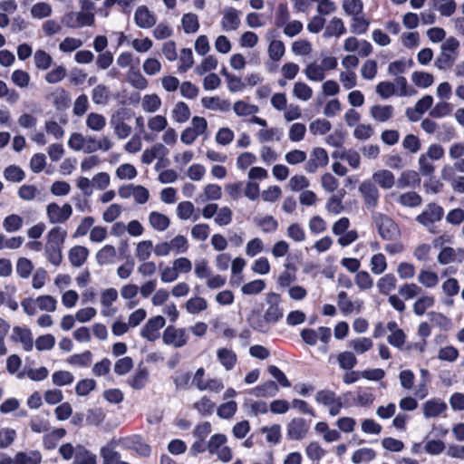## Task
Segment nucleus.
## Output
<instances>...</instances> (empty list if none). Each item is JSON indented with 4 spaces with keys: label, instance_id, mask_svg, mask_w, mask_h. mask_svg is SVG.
<instances>
[{
    "label": "nucleus",
    "instance_id": "13d9d810",
    "mask_svg": "<svg viewBox=\"0 0 464 464\" xmlns=\"http://www.w3.org/2000/svg\"><path fill=\"white\" fill-rule=\"evenodd\" d=\"M102 458V464H121V455L111 446H104L100 451Z\"/></svg>",
    "mask_w": 464,
    "mask_h": 464
},
{
    "label": "nucleus",
    "instance_id": "4d7b16f0",
    "mask_svg": "<svg viewBox=\"0 0 464 464\" xmlns=\"http://www.w3.org/2000/svg\"><path fill=\"white\" fill-rule=\"evenodd\" d=\"M190 114L188 106L183 102H177L172 110V119L178 123L186 122Z\"/></svg>",
    "mask_w": 464,
    "mask_h": 464
},
{
    "label": "nucleus",
    "instance_id": "a19ab883",
    "mask_svg": "<svg viewBox=\"0 0 464 464\" xmlns=\"http://www.w3.org/2000/svg\"><path fill=\"white\" fill-rule=\"evenodd\" d=\"M293 96L299 101L307 102L313 97V89L304 82H296L293 85Z\"/></svg>",
    "mask_w": 464,
    "mask_h": 464
},
{
    "label": "nucleus",
    "instance_id": "393cba45",
    "mask_svg": "<svg viewBox=\"0 0 464 464\" xmlns=\"http://www.w3.org/2000/svg\"><path fill=\"white\" fill-rule=\"evenodd\" d=\"M278 385L274 381H266L251 389L248 393L255 397H274L278 392Z\"/></svg>",
    "mask_w": 464,
    "mask_h": 464
},
{
    "label": "nucleus",
    "instance_id": "09e8293b",
    "mask_svg": "<svg viewBox=\"0 0 464 464\" xmlns=\"http://www.w3.org/2000/svg\"><path fill=\"white\" fill-rule=\"evenodd\" d=\"M185 308L190 314H198L208 308V302L201 296L191 297L187 300Z\"/></svg>",
    "mask_w": 464,
    "mask_h": 464
},
{
    "label": "nucleus",
    "instance_id": "2eb2a0df",
    "mask_svg": "<svg viewBox=\"0 0 464 464\" xmlns=\"http://www.w3.org/2000/svg\"><path fill=\"white\" fill-rule=\"evenodd\" d=\"M266 302L268 304L265 316L272 324L277 323L283 317V310L280 308V295L270 292L266 296Z\"/></svg>",
    "mask_w": 464,
    "mask_h": 464
},
{
    "label": "nucleus",
    "instance_id": "f3484780",
    "mask_svg": "<svg viewBox=\"0 0 464 464\" xmlns=\"http://www.w3.org/2000/svg\"><path fill=\"white\" fill-rule=\"evenodd\" d=\"M166 324L165 318L161 315L154 316L145 324L142 327L140 334L143 338L148 341H155L159 338V331L164 327Z\"/></svg>",
    "mask_w": 464,
    "mask_h": 464
},
{
    "label": "nucleus",
    "instance_id": "a18cd8bd",
    "mask_svg": "<svg viewBox=\"0 0 464 464\" xmlns=\"http://www.w3.org/2000/svg\"><path fill=\"white\" fill-rule=\"evenodd\" d=\"M233 111L238 117L255 115L259 111L257 105L247 103L244 101H237L233 105Z\"/></svg>",
    "mask_w": 464,
    "mask_h": 464
},
{
    "label": "nucleus",
    "instance_id": "ea45409f",
    "mask_svg": "<svg viewBox=\"0 0 464 464\" xmlns=\"http://www.w3.org/2000/svg\"><path fill=\"white\" fill-rule=\"evenodd\" d=\"M66 435V430L63 428L54 429L44 436L43 443L45 449L53 450L58 442Z\"/></svg>",
    "mask_w": 464,
    "mask_h": 464
},
{
    "label": "nucleus",
    "instance_id": "a211bd4d",
    "mask_svg": "<svg viewBox=\"0 0 464 464\" xmlns=\"http://www.w3.org/2000/svg\"><path fill=\"white\" fill-rule=\"evenodd\" d=\"M359 191L362 195L364 205L367 208H374L379 201V190L369 180H365L359 186Z\"/></svg>",
    "mask_w": 464,
    "mask_h": 464
},
{
    "label": "nucleus",
    "instance_id": "dca6fc26",
    "mask_svg": "<svg viewBox=\"0 0 464 464\" xmlns=\"http://www.w3.org/2000/svg\"><path fill=\"white\" fill-rule=\"evenodd\" d=\"M10 339L14 343H20L26 352H30L34 348L33 334L27 327L14 326L12 330Z\"/></svg>",
    "mask_w": 464,
    "mask_h": 464
},
{
    "label": "nucleus",
    "instance_id": "0eeeda50",
    "mask_svg": "<svg viewBox=\"0 0 464 464\" xmlns=\"http://www.w3.org/2000/svg\"><path fill=\"white\" fill-rule=\"evenodd\" d=\"M118 195L123 199L133 198L137 204L143 205L150 198L148 188L141 185L127 184L121 186L118 189Z\"/></svg>",
    "mask_w": 464,
    "mask_h": 464
},
{
    "label": "nucleus",
    "instance_id": "603ef678",
    "mask_svg": "<svg viewBox=\"0 0 464 464\" xmlns=\"http://www.w3.org/2000/svg\"><path fill=\"white\" fill-rule=\"evenodd\" d=\"M349 346L355 353L363 354L373 347V343L368 337H359L350 340Z\"/></svg>",
    "mask_w": 464,
    "mask_h": 464
},
{
    "label": "nucleus",
    "instance_id": "aec40b11",
    "mask_svg": "<svg viewBox=\"0 0 464 464\" xmlns=\"http://www.w3.org/2000/svg\"><path fill=\"white\" fill-rule=\"evenodd\" d=\"M437 258L441 265L462 263L464 261V248L445 246L440 251Z\"/></svg>",
    "mask_w": 464,
    "mask_h": 464
},
{
    "label": "nucleus",
    "instance_id": "58836bf2",
    "mask_svg": "<svg viewBox=\"0 0 464 464\" xmlns=\"http://www.w3.org/2000/svg\"><path fill=\"white\" fill-rule=\"evenodd\" d=\"M411 79L415 86L422 89L429 88L434 83L433 74L422 71L413 72Z\"/></svg>",
    "mask_w": 464,
    "mask_h": 464
},
{
    "label": "nucleus",
    "instance_id": "4468645a",
    "mask_svg": "<svg viewBox=\"0 0 464 464\" xmlns=\"http://www.w3.org/2000/svg\"><path fill=\"white\" fill-rule=\"evenodd\" d=\"M329 163V157L326 150L323 148H314L309 160L305 162L304 170L307 173H315L318 169L327 166Z\"/></svg>",
    "mask_w": 464,
    "mask_h": 464
},
{
    "label": "nucleus",
    "instance_id": "ddd939ff",
    "mask_svg": "<svg viewBox=\"0 0 464 464\" xmlns=\"http://www.w3.org/2000/svg\"><path fill=\"white\" fill-rule=\"evenodd\" d=\"M133 20L138 28L148 30L156 25L157 15L147 5H142L136 8Z\"/></svg>",
    "mask_w": 464,
    "mask_h": 464
},
{
    "label": "nucleus",
    "instance_id": "39448f33",
    "mask_svg": "<svg viewBox=\"0 0 464 464\" xmlns=\"http://www.w3.org/2000/svg\"><path fill=\"white\" fill-rule=\"evenodd\" d=\"M72 215V208L69 203L63 206L51 202L46 206V216L50 224L65 223Z\"/></svg>",
    "mask_w": 464,
    "mask_h": 464
},
{
    "label": "nucleus",
    "instance_id": "c03bdc74",
    "mask_svg": "<svg viewBox=\"0 0 464 464\" xmlns=\"http://www.w3.org/2000/svg\"><path fill=\"white\" fill-rule=\"evenodd\" d=\"M304 72L306 78L313 82H322L325 78L324 67L315 62L307 64Z\"/></svg>",
    "mask_w": 464,
    "mask_h": 464
},
{
    "label": "nucleus",
    "instance_id": "de8ad7c7",
    "mask_svg": "<svg viewBox=\"0 0 464 464\" xmlns=\"http://www.w3.org/2000/svg\"><path fill=\"white\" fill-rule=\"evenodd\" d=\"M393 83L396 88V95L399 97H411L417 93L416 90L409 85L407 79L403 76L396 77Z\"/></svg>",
    "mask_w": 464,
    "mask_h": 464
},
{
    "label": "nucleus",
    "instance_id": "338daca9",
    "mask_svg": "<svg viewBox=\"0 0 464 464\" xmlns=\"http://www.w3.org/2000/svg\"><path fill=\"white\" fill-rule=\"evenodd\" d=\"M194 274L199 280H206L210 276L212 270L208 266V261L205 258L197 259L194 263Z\"/></svg>",
    "mask_w": 464,
    "mask_h": 464
},
{
    "label": "nucleus",
    "instance_id": "f03ea898",
    "mask_svg": "<svg viewBox=\"0 0 464 464\" xmlns=\"http://www.w3.org/2000/svg\"><path fill=\"white\" fill-rule=\"evenodd\" d=\"M445 155L444 148L439 143L429 145L426 151L418 159L419 171L422 176H432L436 167L433 160H440Z\"/></svg>",
    "mask_w": 464,
    "mask_h": 464
},
{
    "label": "nucleus",
    "instance_id": "6e6552de",
    "mask_svg": "<svg viewBox=\"0 0 464 464\" xmlns=\"http://www.w3.org/2000/svg\"><path fill=\"white\" fill-rule=\"evenodd\" d=\"M127 118V111L124 109L115 111L110 118V124L114 134L120 140L126 139L132 132L131 126L125 122Z\"/></svg>",
    "mask_w": 464,
    "mask_h": 464
},
{
    "label": "nucleus",
    "instance_id": "4be33fe9",
    "mask_svg": "<svg viewBox=\"0 0 464 464\" xmlns=\"http://www.w3.org/2000/svg\"><path fill=\"white\" fill-rule=\"evenodd\" d=\"M89 255L90 250L84 246H74L68 251V258L73 267H81L83 266Z\"/></svg>",
    "mask_w": 464,
    "mask_h": 464
},
{
    "label": "nucleus",
    "instance_id": "7ed1b4c3",
    "mask_svg": "<svg viewBox=\"0 0 464 464\" xmlns=\"http://www.w3.org/2000/svg\"><path fill=\"white\" fill-rule=\"evenodd\" d=\"M372 220L382 239L392 240L400 237V228L392 218L385 214L375 212L372 214Z\"/></svg>",
    "mask_w": 464,
    "mask_h": 464
},
{
    "label": "nucleus",
    "instance_id": "72a5a7b5",
    "mask_svg": "<svg viewBox=\"0 0 464 464\" xmlns=\"http://www.w3.org/2000/svg\"><path fill=\"white\" fill-rule=\"evenodd\" d=\"M161 104V99L156 93L145 94L140 102L142 111L147 113H154L158 111L160 109Z\"/></svg>",
    "mask_w": 464,
    "mask_h": 464
},
{
    "label": "nucleus",
    "instance_id": "473e14b6",
    "mask_svg": "<svg viewBox=\"0 0 464 464\" xmlns=\"http://www.w3.org/2000/svg\"><path fill=\"white\" fill-rule=\"evenodd\" d=\"M397 279L393 274H386L380 277L376 283V287L380 294L388 295L396 289Z\"/></svg>",
    "mask_w": 464,
    "mask_h": 464
},
{
    "label": "nucleus",
    "instance_id": "5fc2aeb1",
    "mask_svg": "<svg viewBox=\"0 0 464 464\" xmlns=\"http://www.w3.org/2000/svg\"><path fill=\"white\" fill-rule=\"evenodd\" d=\"M203 107L212 111H227L229 109V102L223 101L218 97H204L201 99Z\"/></svg>",
    "mask_w": 464,
    "mask_h": 464
},
{
    "label": "nucleus",
    "instance_id": "423d86ee",
    "mask_svg": "<svg viewBox=\"0 0 464 464\" xmlns=\"http://www.w3.org/2000/svg\"><path fill=\"white\" fill-rule=\"evenodd\" d=\"M310 430V422L302 417H295L286 424V438L289 440H303Z\"/></svg>",
    "mask_w": 464,
    "mask_h": 464
},
{
    "label": "nucleus",
    "instance_id": "8fccbe9b",
    "mask_svg": "<svg viewBox=\"0 0 464 464\" xmlns=\"http://www.w3.org/2000/svg\"><path fill=\"white\" fill-rule=\"evenodd\" d=\"M182 29L186 34H195L199 29V22L197 14L187 13L181 18Z\"/></svg>",
    "mask_w": 464,
    "mask_h": 464
},
{
    "label": "nucleus",
    "instance_id": "a878e982",
    "mask_svg": "<svg viewBox=\"0 0 464 464\" xmlns=\"http://www.w3.org/2000/svg\"><path fill=\"white\" fill-rule=\"evenodd\" d=\"M372 179L383 189H390L395 184L394 174L388 169H379L372 174Z\"/></svg>",
    "mask_w": 464,
    "mask_h": 464
},
{
    "label": "nucleus",
    "instance_id": "5701e85b",
    "mask_svg": "<svg viewBox=\"0 0 464 464\" xmlns=\"http://www.w3.org/2000/svg\"><path fill=\"white\" fill-rule=\"evenodd\" d=\"M216 355L218 362L226 371L233 370L237 362V356L231 349L226 347L218 348Z\"/></svg>",
    "mask_w": 464,
    "mask_h": 464
},
{
    "label": "nucleus",
    "instance_id": "052dcab7",
    "mask_svg": "<svg viewBox=\"0 0 464 464\" xmlns=\"http://www.w3.org/2000/svg\"><path fill=\"white\" fill-rule=\"evenodd\" d=\"M339 367L343 370H351L357 364V358L353 352L344 351L337 355Z\"/></svg>",
    "mask_w": 464,
    "mask_h": 464
},
{
    "label": "nucleus",
    "instance_id": "f704fd0d",
    "mask_svg": "<svg viewBox=\"0 0 464 464\" xmlns=\"http://www.w3.org/2000/svg\"><path fill=\"white\" fill-rule=\"evenodd\" d=\"M346 28L343 20L339 17H333L324 33V38L340 37L345 34Z\"/></svg>",
    "mask_w": 464,
    "mask_h": 464
},
{
    "label": "nucleus",
    "instance_id": "680f3d73",
    "mask_svg": "<svg viewBox=\"0 0 464 464\" xmlns=\"http://www.w3.org/2000/svg\"><path fill=\"white\" fill-rule=\"evenodd\" d=\"M31 15L35 19L49 17L53 13L52 5L45 2L34 4L30 10Z\"/></svg>",
    "mask_w": 464,
    "mask_h": 464
},
{
    "label": "nucleus",
    "instance_id": "1a4fd4ad",
    "mask_svg": "<svg viewBox=\"0 0 464 464\" xmlns=\"http://www.w3.org/2000/svg\"><path fill=\"white\" fill-rule=\"evenodd\" d=\"M188 334L184 328H178L174 325L168 326L162 334L163 343L174 348H181L188 342Z\"/></svg>",
    "mask_w": 464,
    "mask_h": 464
},
{
    "label": "nucleus",
    "instance_id": "e433bc0d",
    "mask_svg": "<svg viewBox=\"0 0 464 464\" xmlns=\"http://www.w3.org/2000/svg\"><path fill=\"white\" fill-rule=\"evenodd\" d=\"M285 53V44L281 40L273 39L269 42L267 54L271 61L279 62Z\"/></svg>",
    "mask_w": 464,
    "mask_h": 464
},
{
    "label": "nucleus",
    "instance_id": "b1692460",
    "mask_svg": "<svg viewBox=\"0 0 464 464\" xmlns=\"http://www.w3.org/2000/svg\"><path fill=\"white\" fill-rule=\"evenodd\" d=\"M148 222L151 228L158 232H163L170 226L169 218L159 211H151L148 216Z\"/></svg>",
    "mask_w": 464,
    "mask_h": 464
},
{
    "label": "nucleus",
    "instance_id": "864d4df0",
    "mask_svg": "<svg viewBox=\"0 0 464 464\" xmlns=\"http://www.w3.org/2000/svg\"><path fill=\"white\" fill-rule=\"evenodd\" d=\"M435 304V299L432 295L420 296L413 304V312L416 315H423L425 312L431 308Z\"/></svg>",
    "mask_w": 464,
    "mask_h": 464
},
{
    "label": "nucleus",
    "instance_id": "79ce46f5",
    "mask_svg": "<svg viewBox=\"0 0 464 464\" xmlns=\"http://www.w3.org/2000/svg\"><path fill=\"white\" fill-rule=\"evenodd\" d=\"M370 25V20L363 14L352 16L350 30L354 34H364L367 33Z\"/></svg>",
    "mask_w": 464,
    "mask_h": 464
},
{
    "label": "nucleus",
    "instance_id": "69168bd1",
    "mask_svg": "<svg viewBox=\"0 0 464 464\" xmlns=\"http://www.w3.org/2000/svg\"><path fill=\"white\" fill-rule=\"evenodd\" d=\"M147 126L152 132L159 133L166 130L168 120L165 116L157 114L148 118Z\"/></svg>",
    "mask_w": 464,
    "mask_h": 464
},
{
    "label": "nucleus",
    "instance_id": "9b49d317",
    "mask_svg": "<svg viewBox=\"0 0 464 464\" xmlns=\"http://www.w3.org/2000/svg\"><path fill=\"white\" fill-rule=\"evenodd\" d=\"M219 24L224 32L237 31L241 24V12L233 6H226L221 11Z\"/></svg>",
    "mask_w": 464,
    "mask_h": 464
},
{
    "label": "nucleus",
    "instance_id": "6ab92c4d",
    "mask_svg": "<svg viewBox=\"0 0 464 464\" xmlns=\"http://www.w3.org/2000/svg\"><path fill=\"white\" fill-rule=\"evenodd\" d=\"M447 409L446 402L439 398L428 400L422 404V413L425 419L437 418L444 413Z\"/></svg>",
    "mask_w": 464,
    "mask_h": 464
},
{
    "label": "nucleus",
    "instance_id": "9d476101",
    "mask_svg": "<svg viewBox=\"0 0 464 464\" xmlns=\"http://www.w3.org/2000/svg\"><path fill=\"white\" fill-rule=\"evenodd\" d=\"M343 49L348 53H357L361 57H367L373 51L370 42L364 39H358L355 36L345 38L343 44Z\"/></svg>",
    "mask_w": 464,
    "mask_h": 464
},
{
    "label": "nucleus",
    "instance_id": "cd10ccee",
    "mask_svg": "<svg viewBox=\"0 0 464 464\" xmlns=\"http://www.w3.org/2000/svg\"><path fill=\"white\" fill-rule=\"evenodd\" d=\"M153 253V242L150 239L139 241L134 247V256L139 262L149 260Z\"/></svg>",
    "mask_w": 464,
    "mask_h": 464
},
{
    "label": "nucleus",
    "instance_id": "0e129e2a",
    "mask_svg": "<svg viewBox=\"0 0 464 464\" xmlns=\"http://www.w3.org/2000/svg\"><path fill=\"white\" fill-rule=\"evenodd\" d=\"M291 51L298 56H307L313 52L312 44L306 39H299L295 41L291 45Z\"/></svg>",
    "mask_w": 464,
    "mask_h": 464
},
{
    "label": "nucleus",
    "instance_id": "6e6d98bb",
    "mask_svg": "<svg viewBox=\"0 0 464 464\" xmlns=\"http://www.w3.org/2000/svg\"><path fill=\"white\" fill-rule=\"evenodd\" d=\"M17 194L24 201H33L40 198L41 192L35 185L24 184L18 188Z\"/></svg>",
    "mask_w": 464,
    "mask_h": 464
},
{
    "label": "nucleus",
    "instance_id": "bf43d9fd",
    "mask_svg": "<svg viewBox=\"0 0 464 464\" xmlns=\"http://www.w3.org/2000/svg\"><path fill=\"white\" fill-rule=\"evenodd\" d=\"M127 80L133 88L138 90H145L149 85L148 80L139 70H130L128 73Z\"/></svg>",
    "mask_w": 464,
    "mask_h": 464
},
{
    "label": "nucleus",
    "instance_id": "f8f14e48",
    "mask_svg": "<svg viewBox=\"0 0 464 464\" xmlns=\"http://www.w3.org/2000/svg\"><path fill=\"white\" fill-rule=\"evenodd\" d=\"M118 291L113 287L102 289L100 292L101 314L104 317H112L117 309L112 304L118 300Z\"/></svg>",
    "mask_w": 464,
    "mask_h": 464
},
{
    "label": "nucleus",
    "instance_id": "f257e3e1",
    "mask_svg": "<svg viewBox=\"0 0 464 464\" xmlns=\"http://www.w3.org/2000/svg\"><path fill=\"white\" fill-rule=\"evenodd\" d=\"M80 6L81 11L70 12L64 16L63 22L67 27L78 29L94 24V3L91 0H82L80 2Z\"/></svg>",
    "mask_w": 464,
    "mask_h": 464
},
{
    "label": "nucleus",
    "instance_id": "774afa93",
    "mask_svg": "<svg viewBox=\"0 0 464 464\" xmlns=\"http://www.w3.org/2000/svg\"><path fill=\"white\" fill-rule=\"evenodd\" d=\"M375 92L382 99L387 100L396 95L395 84L389 81L380 82L375 86Z\"/></svg>",
    "mask_w": 464,
    "mask_h": 464
},
{
    "label": "nucleus",
    "instance_id": "e2e57ef3",
    "mask_svg": "<svg viewBox=\"0 0 464 464\" xmlns=\"http://www.w3.org/2000/svg\"><path fill=\"white\" fill-rule=\"evenodd\" d=\"M149 372L146 369H139L130 378L129 384L135 390L144 388L148 382Z\"/></svg>",
    "mask_w": 464,
    "mask_h": 464
},
{
    "label": "nucleus",
    "instance_id": "37998d69",
    "mask_svg": "<svg viewBox=\"0 0 464 464\" xmlns=\"http://www.w3.org/2000/svg\"><path fill=\"white\" fill-rule=\"evenodd\" d=\"M430 5L433 8L437 9L442 16L452 15L457 8V4L454 0H431Z\"/></svg>",
    "mask_w": 464,
    "mask_h": 464
},
{
    "label": "nucleus",
    "instance_id": "7c9ffc66",
    "mask_svg": "<svg viewBox=\"0 0 464 464\" xmlns=\"http://www.w3.org/2000/svg\"><path fill=\"white\" fill-rule=\"evenodd\" d=\"M222 198V188L219 185L209 183L203 188L202 194L197 200L201 202L219 200Z\"/></svg>",
    "mask_w": 464,
    "mask_h": 464
},
{
    "label": "nucleus",
    "instance_id": "412c9836",
    "mask_svg": "<svg viewBox=\"0 0 464 464\" xmlns=\"http://www.w3.org/2000/svg\"><path fill=\"white\" fill-rule=\"evenodd\" d=\"M369 113L374 121L384 123L394 117V107L390 104H374L370 108Z\"/></svg>",
    "mask_w": 464,
    "mask_h": 464
},
{
    "label": "nucleus",
    "instance_id": "20e7f679",
    "mask_svg": "<svg viewBox=\"0 0 464 464\" xmlns=\"http://www.w3.org/2000/svg\"><path fill=\"white\" fill-rule=\"evenodd\" d=\"M444 215L443 208L435 204L430 203L426 208L416 217V220L418 223L427 227L430 232L435 233L433 230L434 224L442 219Z\"/></svg>",
    "mask_w": 464,
    "mask_h": 464
},
{
    "label": "nucleus",
    "instance_id": "2f4dec72",
    "mask_svg": "<svg viewBox=\"0 0 464 464\" xmlns=\"http://www.w3.org/2000/svg\"><path fill=\"white\" fill-rule=\"evenodd\" d=\"M177 217L180 220L193 219L194 221L198 218V215L196 213V208L190 201H181L178 204Z\"/></svg>",
    "mask_w": 464,
    "mask_h": 464
},
{
    "label": "nucleus",
    "instance_id": "c85d7f7f",
    "mask_svg": "<svg viewBox=\"0 0 464 464\" xmlns=\"http://www.w3.org/2000/svg\"><path fill=\"white\" fill-rule=\"evenodd\" d=\"M117 257V250L112 245L103 246L95 255V259L100 266L114 263Z\"/></svg>",
    "mask_w": 464,
    "mask_h": 464
},
{
    "label": "nucleus",
    "instance_id": "4c0bfd02",
    "mask_svg": "<svg viewBox=\"0 0 464 464\" xmlns=\"http://www.w3.org/2000/svg\"><path fill=\"white\" fill-rule=\"evenodd\" d=\"M106 118L98 112H90L86 116L85 124L92 131L100 132L106 126Z\"/></svg>",
    "mask_w": 464,
    "mask_h": 464
},
{
    "label": "nucleus",
    "instance_id": "3c124183",
    "mask_svg": "<svg viewBox=\"0 0 464 464\" xmlns=\"http://www.w3.org/2000/svg\"><path fill=\"white\" fill-rule=\"evenodd\" d=\"M67 237V231L61 227H52L47 236L46 245L63 246Z\"/></svg>",
    "mask_w": 464,
    "mask_h": 464
},
{
    "label": "nucleus",
    "instance_id": "bb28decb",
    "mask_svg": "<svg viewBox=\"0 0 464 464\" xmlns=\"http://www.w3.org/2000/svg\"><path fill=\"white\" fill-rule=\"evenodd\" d=\"M49 99L53 102L57 110L69 108L71 97L67 91L63 88H56L50 95Z\"/></svg>",
    "mask_w": 464,
    "mask_h": 464
},
{
    "label": "nucleus",
    "instance_id": "c756f323",
    "mask_svg": "<svg viewBox=\"0 0 464 464\" xmlns=\"http://www.w3.org/2000/svg\"><path fill=\"white\" fill-rule=\"evenodd\" d=\"M247 320L250 326L260 333H267L270 329L271 323L258 311H253Z\"/></svg>",
    "mask_w": 464,
    "mask_h": 464
},
{
    "label": "nucleus",
    "instance_id": "c9c22d12",
    "mask_svg": "<svg viewBox=\"0 0 464 464\" xmlns=\"http://www.w3.org/2000/svg\"><path fill=\"white\" fill-rule=\"evenodd\" d=\"M314 431L318 434H322L324 440L326 442L337 441L341 438L340 432L336 430L330 429L325 421L317 422L314 426Z\"/></svg>",
    "mask_w": 464,
    "mask_h": 464
},
{
    "label": "nucleus",
    "instance_id": "49530a36",
    "mask_svg": "<svg viewBox=\"0 0 464 464\" xmlns=\"http://www.w3.org/2000/svg\"><path fill=\"white\" fill-rule=\"evenodd\" d=\"M281 131L278 128H266L261 129L256 133V138L260 143L276 141L278 142L281 140Z\"/></svg>",
    "mask_w": 464,
    "mask_h": 464
}]
</instances>
